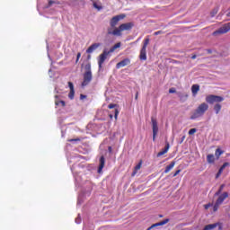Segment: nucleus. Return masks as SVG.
<instances>
[{
  "instance_id": "obj_31",
  "label": "nucleus",
  "mask_w": 230,
  "mask_h": 230,
  "mask_svg": "<svg viewBox=\"0 0 230 230\" xmlns=\"http://www.w3.org/2000/svg\"><path fill=\"white\" fill-rule=\"evenodd\" d=\"M217 13H218V10L215 9L212 13H211V17H215V15H217Z\"/></svg>"
},
{
  "instance_id": "obj_15",
  "label": "nucleus",
  "mask_w": 230,
  "mask_h": 230,
  "mask_svg": "<svg viewBox=\"0 0 230 230\" xmlns=\"http://www.w3.org/2000/svg\"><path fill=\"white\" fill-rule=\"evenodd\" d=\"M103 168H105V156H101L100 157V165L98 168V173H102Z\"/></svg>"
},
{
  "instance_id": "obj_17",
  "label": "nucleus",
  "mask_w": 230,
  "mask_h": 230,
  "mask_svg": "<svg viewBox=\"0 0 230 230\" xmlns=\"http://www.w3.org/2000/svg\"><path fill=\"white\" fill-rule=\"evenodd\" d=\"M101 44L100 43H93L86 50V53H93L95 49H98L100 48Z\"/></svg>"
},
{
  "instance_id": "obj_6",
  "label": "nucleus",
  "mask_w": 230,
  "mask_h": 230,
  "mask_svg": "<svg viewBox=\"0 0 230 230\" xmlns=\"http://www.w3.org/2000/svg\"><path fill=\"white\" fill-rule=\"evenodd\" d=\"M125 17H127V15L124 13L113 16L110 22V25L111 26V28H116V26H118V22L119 21H123Z\"/></svg>"
},
{
  "instance_id": "obj_7",
  "label": "nucleus",
  "mask_w": 230,
  "mask_h": 230,
  "mask_svg": "<svg viewBox=\"0 0 230 230\" xmlns=\"http://www.w3.org/2000/svg\"><path fill=\"white\" fill-rule=\"evenodd\" d=\"M151 123H152V128H153V141H155V137L159 132V126H157V119L152 117Z\"/></svg>"
},
{
  "instance_id": "obj_32",
  "label": "nucleus",
  "mask_w": 230,
  "mask_h": 230,
  "mask_svg": "<svg viewBox=\"0 0 230 230\" xmlns=\"http://www.w3.org/2000/svg\"><path fill=\"white\" fill-rule=\"evenodd\" d=\"M169 93H170V94L175 93H176L175 88H170Z\"/></svg>"
},
{
  "instance_id": "obj_35",
  "label": "nucleus",
  "mask_w": 230,
  "mask_h": 230,
  "mask_svg": "<svg viewBox=\"0 0 230 230\" xmlns=\"http://www.w3.org/2000/svg\"><path fill=\"white\" fill-rule=\"evenodd\" d=\"M114 107H116V104L111 103L108 105V109H114Z\"/></svg>"
},
{
  "instance_id": "obj_30",
  "label": "nucleus",
  "mask_w": 230,
  "mask_h": 230,
  "mask_svg": "<svg viewBox=\"0 0 230 230\" xmlns=\"http://www.w3.org/2000/svg\"><path fill=\"white\" fill-rule=\"evenodd\" d=\"M119 114V111L118 109H115V115H114L115 119H118Z\"/></svg>"
},
{
  "instance_id": "obj_38",
  "label": "nucleus",
  "mask_w": 230,
  "mask_h": 230,
  "mask_svg": "<svg viewBox=\"0 0 230 230\" xmlns=\"http://www.w3.org/2000/svg\"><path fill=\"white\" fill-rule=\"evenodd\" d=\"M85 98H87V95H84V94H81V95H80V99H81V100H85Z\"/></svg>"
},
{
  "instance_id": "obj_27",
  "label": "nucleus",
  "mask_w": 230,
  "mask_h": 230,
  "mask_svg": "<svg viewBox=\"0 0 230 230\" xmlns=\"http://www.w3.org/2000/svg\"><path fill=\"white\" fill-rule=\"evenodd\" d=\"M220 203H217V201H216V203H215V205H214V207H213V210L216 212V211H218V208H220Z\"/></svg>"
},
{
  "instance_id": "obj_12",
  "label": "nucleus",
  "mask_w": 230,
  "mask_h": 230,
  "mask_svg": "<svg viewBox=\"0 0 230 230\" xmlns=\"http://www.w3.org/2000/svg\"><path fill=\"white\" fill-rule=\"evenodd\" d=\"M68 87L70 89V92L68 93V98L70 100H74L75 99V85L73 84V83L68 82Z\"/></svg>"
},
{
  "instance_id": "obj_25",
  "label": "nucleus",
  "mask_w": 230,
  "mask_h": 230,
  "mask_svg": "<svg viewBox=\"0 0 230 230\" xmlns=\"http://www.w3.org/2000/svg\"><path fill=\"white\" fill-rule=\"evenodd\" d=\"M224 188H226L225 184L220 185L218 190L215 193V197H218V195H221L222 191L224 190Z\"/></svg>"
},
{
  "instance_id": "obj_1",
  "label": "nucleus",
  "mask_w": 230,
  "mask_h": 230,
  "mask_svg": "<svg viewBox=\"0 0 230 230\" xmlns=\"http://www.w3.org/2000/svg\"><path fill=\"white\" fill-rule=\"evenodd\" d=\"M207 103H209V105H213V103H216L214 105V111L216 114H219L220 111H222V102H224V97L219 95H213L209 94L206 97Z\"/></svg>"
},
{
  "instance_id": "obj_26",
  "label": "nucleus",
  "mask_w": 230,
  "mask_h": 230,
  "mask_svg": "<svg viewBox=\"0 0 230 230\" xmlns=\"http://www.w3.org/2000/svg\"><path fill=\"white\" fill-rule=\"evenodd\" d=\"M55 104L57 105V106H58V105H61L62 107H66V102H64V101H55Z\"/></svg>"
},
{
  "instance_id": "obj_3",
  "label": "nucleus",
  "mask_w": 230,
  "mask_h": 230,
  "mask_svg": "<svg viewBox=\"0 0 230 230\" xmlns=\"http://www.w3.org/2000/svg\"><path fill=\"white\" fill-rule=\"evenodd\" d=\"M208 110H209V105L207 102H202L194 111V112L190 116V119H197V118H202V116L206 114V112H208Z\"/></svg>"
},
{
  "instance_id": "obj_14",
  "label": "nucleus",
  "mask_w": 230,
  "mask_h": 230,
  "mask_svg": "<svg viewBox=\"0 0 230 230\" xmlns=\"http://www.w3.org/2000/svg\"><path fill=\"white\" fill-rule=\"evenodd\" d=\"M170 222V219H164L161 222H158L156 224L152 225L150 227H148L146 230H152L154 227H159V226H165V224H168Z\"/></svg>"
},
{
  "instance_id": "obj_29",
  "label": "nucleus",
  "mask_w": 230,
  "mask_h": 230,
  "mask_svg": "<svg viewBox=\"0 0 230 230\" xmlns=\"http://www.w3.org/2000/svg\"><path fill=\"white\" fill-rule=\"evenodd\" d=\"M80 57H82V53L78 52L77 53V58H76V60H75V64H78V61L80 60Z\"/></svg>"
},
{
  "instance_id": "obj_43",
  "label": "nucleus",
  "mask_w": 230,
  "mask_h": 230,
  "mask_svg": "<svg viewBox=\"0 0 230 230\" xmlns=\"http://www.w3.org/2000/svg\"><path fill=\"white\" fill-rule=\"evenodd\" d=\"M75 222H76V224H80V219L79 218H75Z\"/></svg>"
},
{
  "instance_id": "obj_42",
  "label": "nucleus",
  "mask_w": 230,
  "mask_h": 230,
  "mask_svg": "<svg viewBox=\"0 0 230 230\" xmlns=\"http://www.w3.org/2000/svg\"><path fill=\"white\" fill-rule=\"evenodd\" d=\"M207 52L209 53V54H211V53H213V50H211V49H207Z\"/></svg>"
},
{
  "instance_id": "obj_13",
  "label": "nucleus",
  "mask_w": 230,
  "mask_h": 230,
  "mask_svg": "<svg viewBox=\"0 0 230 230\" xmlns=\"http://www.w3.org/2000/svg\"><path fill=\"white\" fill-rule=\"evenodd\" d=\"M143 165V160H140L139 163L135 166L133 172L131 173V177H136L137 172L141 170V166Z\"/></svg>"
},
{
  "instance_id": "obj_37",
  "label": "nucleus",
  "mask_w": 230,
  "mask_h": 230,
  "mask_svg": "<svg viewBox=\"0 0 230 230\" xmlns=\"http://www.w3.org/2000/svg\"><path fill=\"white\" fill-rule=\"evenodd\" d=\"M163 33V31H158L154 33V35H161Z\"/></svg>"
},
{
  "instance_id": "obj_4",
  "label": "nucleus",
  "mask_w": 230,
  "mask_h": 230,
  "mask_svg": "<svg viewBox=\"0 0 230 230\" xmlns=\"http://www.w3.org/2000/svg\"><path fill=\"white\" fill-rule=\"evenodd\" d=\"M85 73L84 74L83 77V83H82V87H86L88 84H91L93 80V72H91V64H87L85 66Z\"/></svg>"
},
{
  "instance_id": "obj_16",
  "label": "nucleus",
  "mask_w": 230,
  "mask_h": 230,
  "mask_svg": "<svg viewBox=\"0 0 230 230\" xmlns=\"http://www.w3.org/2000/svg\"><path fill=\"white\" fill-rule=\"evenodd\" d=\"M168 150H170V143L166 142L165 147L160 151L156 156L161 157L162 155H164V154H168Z\"/></svg>"
},
{
  "instance_id": "obj_41",
  "label": "nucleus",
  "mask_w": 230,
  "mask_h": 230,
  "mask_svg": "<svg viewBox=\"0 0 230 230\" xmlns=\"http://www.w3.org/2000/svg\"><path fill=\"white\" fill-rule=\"evenodd\" d=\"M195 58H197V55L191 56V59H192V60H195Z\"/></svg>"
},
{
  "instance_id": "obj_21",
  "label": "nucleus",
  "mask_w": 230,
  "mask_h": 230,
  "mask_svg": "<svg viewBox=\"0 0 230 230\" xmlns=\"http://www.w3.org/2000/svg\"><path fill=\"white\" fill-rule=\"evenodd\" d=\"M118 48H121V42H118L113 47H111L109 50V53H114Z\"/></svg>"
},
{
  "instance_id": "obj_34",
  "label": "nucleus",
  "mask_w": 230,
  "mask_h": 230,
  "mask_svg": "<svg viewBox=\"0 0 230 230\" xmlns=\"http://www.w3.org/2000/svg\"><path fill=\"white\" fill-rule=\"evenodd\" d=\"M69 143H73V141H80V138H72L68 139Z\"/></svg>"
},
{
  "instance_id": "obj_5",
  "label": "nucleus",
  "mask_w": 230,
  "mask_h": 230,
  "mask_svg": "<svg viewBox=\"0 0 230 230\" xmlns=\"http://www.w3.org/2000/svg\"><path fill=\"white\" fill-rule=\"evenodd\" d=\"M148 44H150V38H146L139 54V59L142 61L146 60V47Z\"/></svg>"
},
{
  "instance_id": "obj_24",
  "label": "nucleus",
  "mask_w": 230,
  "mask_h": 230,
  "mask_svg": "<svg viewBox=\"0 0 230 230\" xmlns=\"http://www.w3.org/2000/svg\"><path fill=\"white\" fill-rule=\"evenodd\" d=\"M222 154H224V151L222 149L220 148L216 149L215 155L217 159H220V155H222Z\"/></svg>"
},
{
  "instance_id": "obj_44",
  "label": "nucleus",
  "mask_w": 230,
  "mask_h": 230,
  "mask_svg": "<svg viewBox=\"0 0 230 230\" xmlns=\"http://www.w3.org/2000/svg\"><path fill=\"white\" fill-rule=\"evenodd\" d=\"M184 139H186V137H181V142L184 141Z\"/></svg>"
},
{
  "instance_id": "obj_23",
  "label": "nucleus",
  "mask_w": 230,
  "mask_h": 230,
  "mask_svg": "<svg viewBox=\"0 0 230 230\" xmlns=\"http://www.w3.org/2000/svg\"><path fill=\"white\" fill-rule=\"evenodd\" d=\"M49 4L45 6V8H51L53 4H60V2H55L54 0H48Z\"/></svg>"
},
{
  "instance_id": "obj_2",
  "label": "nucleus",
  "mask_w": 230,
  "mask_h": 230,
  "mask_svg": "<svg viewBox=\"0 0 230 230\" xmlns=\"http://www.w3.org/2000/svg\"><path fill=\"white\" fill-rule=\"evenodd\" d=\"M134 28V22H127L122 23L119 26V28H115L113 31L111 29H108V35H117L118 37H121V31H130Z\"/></svg>"
},
{
  "instance_id": "obj_39",
  "label": "nucleus",
  "mask_w": 230,
  "mask_h": 230,
  "mask_svg": "<svg viewBox=\"0 0 230 230\" xmlns=\"http://www.w3.org/2000/svg\"><path fill=\"white\" fill-rule=\"evenodd\" d=\"M94 8H96L97 10H100V6H98V4H96V3L93 4Z\"/></svg>"
},
{
  "instance_id": "obj_20",
  "label": "nucleus",
  "mask_w": 230,
  "mask_h": 230,
  "mask_svg": "<svg viewBox=\"0 0 230 230\" xmlns=\"http://www.w3.org/2000/svg\"><path fill=\"white\" fill-rule=\"evenodd\" d=\"M173 166H175V161L171 162V164L165 167L164 173H169L173 170Z\"/></svg>"
},
{
  "instance_id": "obj_11",
  "label": "nucleus",
  "mask_w": 230,
  "mask_h": 230,
  "mask_svg": "<svg viewBox=\"0 0 230 230\" xmlns=\"http://www.w3.org/2000/svg\"><path fill=\"white\" fill-rule=\"evenodd\" d=\"M130 64L129 58H125L116 65V69H121V67H125L126 66H128Z\"/></svg>"
},
{
  "instance_id": "obj_36",
  "label": "nucleus",
  "mask_w": 230,
  "mask_h": 230,
  "mask_svg": "<svg viewBox=\"0 0 230 230\" xmlns=\"http://www.w3.org/2000/svg\"><path fill=\"white\" fill-rule=\"evenodd\" d=\"M204 208H205V209H209V208H211V203L204 205Z\"/></svg>"
},
{
  "instance_id": "obj_46",
  "label": "nucleus",
  "mask_w": 230,
  "mask_h": 230,
  "mask_svg": "<svg viewBox=\"0 0 230 230\" xmlns=\"http://www.w3.org/2000/svg\"><path fill=\"white\" fill-rule=\"evenodd\" d=\"M56 98H58V95H56Z\"/></svg>"
},
{
  "instance_id": "obj_10",
  "label": "nucleus",
  "mask_w": 230,
  "mask_h": 230,
  "mask_svg": "<svg viewBox=\"0 0 230 230\" xmlns=\"http://www.w3.org/2000/svg\"><path fill=\"white\" fill-rule=\"evenodd\" d=\"M228 197H229L228 192H223L222 194L218 195V198L216 200V202L222 206V204H224V200H226V199H227Z\"/></svg>"
},
{
  "instance_id": "obj_28",
  "label": "nucleus",
  "mask_w": 230,
  "mask_h": 230,
  "mask_svg": "<svg viewBox=\"0 0 230 230\" xmlns=\"http://www.w3.org/2000/svg\"><path fill=\"white\" fill-rule=\"evenodd\" d=\"M195 132H197V128H191L189 130V136H193V134H195Z\"/></svg>"
},
{
  "instance_id": "obj_47",
  "label": "nucleus",
  "mask_w": 230,
  "mask_h": 230,
  "mask_svg": "<svg viewBox=\"0 0 230 230\" xmlns=\"http://www.w3.org/2000/svg\"><path fill=\"white\" fill-rule=\"evenodd\" d=\"M111 147H109V150H111Z\"/></svg>"
},
{
  "instance_id": "obj_9",
  "label": "nucleus",
  "mask_w": 230,
  "mask_h": 230,
  "mask_svg": "<svg viewBox=\"0 0 230 230\" xmlns=\"http://www.w3.org/2000/svg\"><path fill=\"white\" fill-rule=\"evenodd\" d=\"M110 53L111 52L107 50H103V52L99 56L98 65L100 68H102V66H103V63L107 60V57H109Z\"/></svg>"
},
{
  "instance_id": "obj_40",
  "label": "nucleus",
  "mask_w": 230,
  "mask_h": 230,
  "mask_svg": "<svg viewBox=\"0 0 230 230\" xmlns=\"http://www.w3.org/2000/svg\"><path fill=\"white\" fill-rule=\"evenodd\" d=\"M138 96H139V92H137L136 96H135V100H137Z\"/></svg>"
},
{
  "instance_id": "obj_22",
  "label": "nucleus",
  "mask_w": 230,
  "mask_h": 230,
  "mask_svg": "<svg viewBox=\"0 0 230 230\" xmlns=\"http://www.w3.org/2000/svg\"><path fill=\"white\" fill-rule=\"evenodd\" d=\"M207 162L208 164H213L215 163V155H207Z\"/></svg>"
},
{
  "instance_id": "obj_19",
  "label": "nucleus",
  "mask_w": 230,
  "mask_h": 230,
  "mask_svg": "<svg viewBox=\"0 0 230 230\" xmlns=\"http://www.w3.org/2000/svg\"><path fill=\"white\" fill-rule=\"evenodd\" d=\"M200 91V86L199 84H193L191 86V93L193 96H197V93Z\"/></svg>"
},
{
  "instance_id": "obj_8",
  "label": "nucleus",
  "mask_w": 230,
  "mask_h": 230,
  "mask_svg": "<svg viewBox=\"0 0 230 230\" xmlns=\"http://www.w3.org/2000/svg\"><path fill=\"white\" fill-rule=\"evenodd\" d=\"M230 31V22L224 24L217 31L213 32V35H224V33H227Z\"/></svg>"
},
{
  "instance_id": "obj_45",
  "label": "nucleus",
  "mask_w": 230,
  "mask_h": 230,
  "mask_svg": "<svg viewBox=\"0 0 230 230\" xmlns=\"http://www.w3.org/2000/svg\"><path fill=\"white\" fill-rule=\"evenodd\" d=\"M109 116H110V119H112L113 118L112 114H110Z\"/></svg>"
},
{
  "instance_id": "obj_33",
  "label": "nucleus",
  "mask_w": 230,
  "mask_h": 230,
  "mask_svg": "<svg viewBox=\"0 0 230 230\" xmlns=\"http://www.w3.org/2000/svg\"><path fill=\"white\" fill-rule=\"evenodd\" d=\"M181 173V169L177 170L174 174L172 175V177H177V175H179Z\"/></svg>"
},
{
  "instance_id": "obj_18",
  "label": "nucleus",
  "mask_w": 230,
  "mask_h": 230,
  "mask_svg": "<svg viewBox=\"0 0 230 230\" xmlns=\"http://www.w3.org/2000/svg\"><path fill=\"white\" fill-rule=\"evenodd\" d=\"M226 166H229V163H225L223 164V165L219 168L217 175H216V179H218V177H220V175H222V172H224V169L226 167Z\"/></svg>"
}]
</instances>
